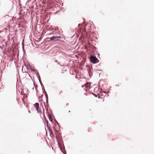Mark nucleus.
<instances>
[{
	"instance_id": "f257e3e1",
	"label": "nucleus",
	"mask_w": 154,
	"mask_h": 154,
	"mask_svg": "<svg viewBox=\"0 0 154 154\" xmlns=\"http://www.w3.org/2000/svg\"><path fill=\"white\" fill-rule=\"evenodd\" d=\"M90 61L93 63H96L98 62V59L95 56H91L90 57Z\"/></svg>"
},
{
	"instance_id": "f03ea898",
	"label": "nucleus",
	"mask_w": 154,
	"mask_h": 154,
	"mask_svg": "<svg viewBox=\"0 0 154 154\" xmlns=\"http://www.w3.org/2000/svg\"><path fill=\"white\" fill-rule=\"evenodd\" d=\"M34 106L35 108L36 109L38 112L41 114L42 112L40 110L39 104L38 103H36L34 105Z\"/></svg>"
},
{
	"instance_id": "7ed1b4c3",
	"label": "nucleus",
	"mask_w": 154,
	"mask_h": 154,
	"mask_svg": "<svg viewBox=\"0 0 154 154\" xmlns=\"http://www.w3.org/2000/svg\"><path fill=\"white\" fill-rule=\"evenodd\" d=\"M61 38V36H53L50 38V41H52L53 40H55V41H57V39L58 38Z\"/></svg>"
},
{
	"instance_id": "20e7f679",
	"label": "nucleus",
	"mask_w": 154,
	"mask_h": 154,
	"mask_svg": "<svg viewBox=\"0 0 154 154\" xmlns=\"http://www.w3.org/2000/svg\"><path fill=\"white\" fill-rule=\"evenodd\" d=\"M89 85V83H87V84H86V85H85V86L86 88H87V87H88Z\"/></svg>"
},
{
	"instance_id": "39448f33",
	"label": "nucleus",
	"mask_w": 154,
	"mask_h": 154,
	"mask_svg": "<svg viewBox=\"0 0 154 154\" xmlns=\"http://www.w3.org/2000/svg\"><path fill=\"white\" fill-rule=\"evenodd\" d=\"M100 94H98V97L99 98H101V97H100Z\"/></svg>"
},
{
	"instance_id": "423d86ee",
	"label": "nucleus",
	"mask_w": 154,
	"mask_h": 154,
	"mask_svg": "<svg viewBox=\"0 0 154 154\" xmlns=\"http://www.w3.org/2000/svg\"><path fill=\"white\" fill-rule=\"evenodd\" d=\"M29 113L30 112V111H29Z\"/></svg>"
},
{
	"instance_id": "0eeeda50",
	"label": "nucleus",
	"mask_w": 154,
	"mask_h": 154,
	"mask_svg": "<svg viewBox=\"0 0 154 154\" xmlns=\"http://www.w3.org/2000/svg\"><path fill=\"white\" fill-rule=\"evenodd\" d=\"M70 112V111H69V112Z\"/></svg>"
},
{
	"instance_id": "6e6552de",
	"label": "nucleus",
	"mask_w": 154,
	"mask_h": 154,
	"mask_svg": "<svg viewBox=\"0 0 154 154\" xmlns=\"http://www.w3.org/2000/svg\"><path fill=\"white\" fill-rule=\"evenodd\" d=\"M83 87V85H82V87Z\"/></svg>"
}]
</instances>
